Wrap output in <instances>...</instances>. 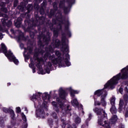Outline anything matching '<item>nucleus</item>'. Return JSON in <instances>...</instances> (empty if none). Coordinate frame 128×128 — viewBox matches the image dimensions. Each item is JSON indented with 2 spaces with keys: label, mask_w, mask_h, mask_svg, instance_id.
<instances>
[{
  "label": "nucleus",
  "mask_w": 128,
  "mask_h": 128,
  "mask_svg": "<svg viewBox=\"0 0 128 128\" xmlns=\"http://www.w3.org/2000/svg\"><path fill=\"white\" fill-rule=\"evenodd\" d=\"M60 45V42L58 39H53L52 42L49 48H46L45 49L46 53L44 54L43 58H39L38 56L40 54H44V49L38 50V52H36L34 54V60H36L37 63L36 66L39 70L40 73V74H45L46 72L42 70V64L40 62H44L48 60V58L49 60H51L53 64H58L59 68H62L64 66H70V62H68L70 59V55L68 54H66L65 55V57L60 56V51L56 50L55 52L56 55L58 56V58H56V56L52 54L54 52V48H58Z\"/></svg>",
  "instance_id": "nucleus-1"
},
{
  "label": "nucleus",
  "mask_w": 128,
  "mask_h": 128,
  "mask_svg": "<svg viewBox=\"0 0 128 128\" xmlns=\"http://www.w3.org/2000/svg\"><path fill=\"white\" fill-rule=\"evenodd\" d=\"M128 66L126 68H124L121 70V73H119L116 76H114L111 80L108 82L104 85V89L97 90L94 94L98 96H101L100 104L102 106H106V102L104 99L106 98L108 93L106 88H114V86L116 84H118V80H126L128 78Z\"/></svg>",
  "instance_id": "nucleus-2"
},
{
  "label": "nucleus",
  "mask_w": 128,
  "mask_h": 128,
  "mask_svg": "<svg viewBox=\"0 0 128 128\" xmlns=\"http://www.w3.org/2000/svg\"><path fill=\"white\" fill-rule=\"evenodd\" d=\"M56 18L57 20H59L60 18V24L57 26L56 28H54V24H56V20L53 19L52 20V23H50L48 24V26H50V29L51 30H53L54 32V38H58V32L62 28V24H64L66 26H65V32L67 34L68 36L70 37L72 36V34L70 33V30H68V26L70 24V22L68 21H64L62 20V13L60 12L59 13H58L56 15Z\"/></svg>",
  "instance_id": "nucleus-3"
},
{
  "label": "nucleus",
  "mask_w": 128,
  "mask_h": 128,
  "mask_svg": "<svg viewBox=\"0 0 128 128\" xmlns=\"http://www.w3.org/2000/svg\"><path fill=\"white\" fill-rule=\"evenodd\" d=\"M93 112H96L98 116V124L106 128H110V126L106 122V114L102 108H95L93 109Z\"/></svg>",
  "instance_id": "nucleus-4"
},
{
  "label": "nucleus",
  "mask_w": 128,
  "mask_h": 128,
  "mask_svg": "<svg viewBox=\"0 0 128 128\" xmlns=\"http://www.w3.org/2000/svg\"><path fill=\"white\" fill-rule=\"evenodd\" d=\"M52 36V34L50 33L48 31H44V32H40L39 36H38V38L39 40L38 42V44L40 46V48H42L44 46V44L42 43L45 44H48L50 40V36Z\"/></svg>",
  "instance_id": "nucleus-5"
},
{
  "label": "nucleus",
  "mask_w": 128,
  "mask_h": 128,
  "mask_svg": "<svg viewBox=\"0 0 128 128\" xmlns=\"http://www.w3.org/2000/svg\"><path fill=\"white\" fill-rule=\"evenodd\" d=\"M0 52H4L5 56L10 62H14L15 64H18V60L16 56H14V54H12V51L9 50L8 52V50L6 49V44H4V43H2L1 44Z\"/></svg>",
  "instance_id": "nucleus-6"
},
{
  "label": "nucleus",
  "mask_w": 128,
  "mask_h": 128,
  "mask_svg": "<svg viewBox=\"0 0 128 128\" xmlns=\"http://www.w3.org/2000/svg\"><path fill=\"white\" fill-rule=\"evenodd\" d=\"M124 92L126 94L123 96V98L124 100L125 104L124 102V100L122 99H120L119 102V112H124L125 110L124 108L126 106V104L128 102V87H125L124 88Z\"/></svg>",
  "instance_id": "nucleus-7"
},
{
  "label": "nucleus",
  "mask_w": 128,
  "mask_h": 128,
  "mask_svg": "<svg viewBox=\"0 0 128 128\" xmlns=\"http://www.w3.org/2000/svg\"><path fill=\"white\" fill-rule=\"evenodd\" d=\"M36 20H37L36 21H35L36 23L33 22L32 24L30 23H28L27 28V30L30 32V36L32 38H34V26H38V24H40V20H40V18L36 16Z\"/></svg>",
  "instance_id": "nucleus-8"
},
{
  "label": "nucleus",
  "mask_w": 128,
  "mask_h": 128,
  "mask_svg": "<svg viewBox=\"0 0 128 128\" xmlns=\"http://www.w3.org/2000/svg\"><path fill=\"white\" fill-rule=\"evenodd\" d=\"M46 104V102H44L41 106H40V102H38L39 106H38L40 108L36 110V114L37 118H44V108H48V106Z\"/></svg>",
  "instance_id": "nucleus-9"
},
{
  "label": "nucleus",
  "mask_w": 128,
  "mask_h": 128,
  "mask_svg": "<svg viewBox=\"0 0 128 128\" xmlns=\"http://www.w3.org/2000/svg\"><path fill=\"white\" fill-rule=\"evenodd\" d=\"M62 52H68V40L66 39V36L64 34H62Z\"/></svg>",
  "instance_id": "nucleus-10"
},
{
  "label": "nucleus",
  "mask_w": 128,
  "mask_h": 128,
  "mask_svg": "<svg viewBox=\"0 0 128 128\" xmlns=\"http://www.w3.org/2000/svg\"><path fill=\"white\" fill-rule=\"evenodd\" d=\"M68 2L69 4L68 7H64V1H61L59 4V7L60 8H63L64 14H68L72 6V4H74V0H68Z\"/></svg>",
  "instance_id": "nucleus-11"
},
{
  "label": "nucleus",
  "mask_w": 128,
  "mask_h": 128,
  "mask_svg": "<svg viewBox=\"0 0 128 128\" xmlns=\"http://www.w3.org/2000/svg\"><path fill=\"white\" fill-rule=\"evenodd\" d=\"M70 91V96L72 98V100L71 101V104L73 106H74V108H77V106H78V104L80 103H78V99L76 98H74V94H78V90H74L72 88H69Z\"/></svg>",
  "instance_id": "nucleus-12"
},
{
  "label": "nucleus",
  "mask_w": 128,
  "mask_h": 128,
  "mask_svg": "<svg viewBox=\"0 0 128 128\" xmlns=\"http://www.w3.org/2000/svg\"><path fill=\"white\" fill-rule=\"evenodd\" d=\"M10 32L13 34H20L18 37V42L20 40H26V38L24 36V34L20 31V30H14V29H11Z\"/></svg>",
  "instance_id": "nucleus-13"
},
{
  "label": "nucleus",
  "mask_w": 128,
  "mask_h": 128,
  "mask_svg": "<svg viewBox=\"0 0 128 128\" xmlns=\"http://www.w3.org/2000/svg\"><path fill=\"white\" fill-rule=\"evenodd\" d=\"M24 56L25 62H26V60H28L30 58V56H28V55H26L24 54H26V52H28V54H32V46H28L27 49L24 48Z\"/></svg>",
  "instance_id": "nucleus-14"
},
{
  "label": "nucleus",
  "mask_w": 128,
  "mask_h": 128,
  "mask_svg": "<svg viewBox=\"0 0 128 128\" xmlns=\"http://www.w3.org/2000/svg\"><path fill=\"white\" fill-rule=\"evenodd\" d=\"M40 96H42V93L40 92H36V94H33V96L31 97V100H32V102H38L40 100Z\"/></svg>",
  "instance_id": "nucleus-15"
},
{
  "label": "nucleus",
  "mask_w": 128,
  "mask_h": 128,
  "mask_svg": "<svg viewBox=\"0 0 128 128\" xmlns=\"http://www.w3.org/2000/svg\"><path fill=\"white\" fill-rule=\"evenodd\" d=\"M3 16H6V18L4 19H2V24H4V26H6L8 28H10V26H12V21L9 20L6 23V20H8V16L4 14L3 15Z\"/></svg>",
  "instance_id": "nucleus-16"
},
{
  "label": "nucleus",
  "mask_w": 128,
  "mask_h": 128,
  "mask_svg": "<svg viewBox=\"0 0 128 128\" xmlns=\"http://www.w3.org/2000/svg\"><path fill=\"white\" fill-rule=\"evenodd\" d=\"M54 10H52L50 12V14H49V18H52V16H54L56 12L58 10V3L56 2H54L53 3Z\"/></svg>",
  "instance_id": "nucleus-17"
},
{
  "label": "nucleus",
  "mask_w": 128,
  "mask_h": 128,
  "mask_svg": "<svg viewBox=\"0 0 128 128\" xmlns=\"http://www.w3.org/2000/svg\"><path fill=\"white\" fill-rule=\"evenodd\" d=\"M52 62H48L46 65L44 66V70H46V74H50V70H52Z\"/></svg>",
  "instance_id": "nucleus-18"
},
{
  "label": "nucleus",
  "mask_w": 128,
  "mask_h": 128,
  "mask_svg": "<svg viewBox=\"0 0 128 128\" xmlns=\"http://www.w3.org/2000/svg\"><path fill=\"white\" fill-rule=\"evenodd\" d=\"M66 94L64 90H62V88H60L59 89V96L62 100H64L66 98Z\"/></svg>",
  "instance_id": "nucleus-19"
},
{
  "label": "nucleus",
  "mask_w": 128,
  "mask_h": 128,
  "mask_svg": "<svg viewBox=\"0 0 128 128\" xmlns=\"http://www.w3.org/2000/svg\"><path fill=\"white\" fill-rule=\"evenodd\" d=\"M116 120H118V116L116 114H114L110 120L109 123L112 124H116Z\"/></svg>",
  "instance_id": "nucleus-20"
},
{
  "label": "nucleus",
  "mask_w": 128,
  "mask_h": 128,
  "mask_svg": "<svg viewBox=\"0 0 128 128\" xmlns=\"http://www.w3.org/2000/svg\"><path fill=\"white\" fill-rule=\"evenodd\" d=\"M22 18L19 17L18 18L16 22H15V26L16 28H20V24H22Z\"/></svg>",
  "instance_id": "nucleus-21"
},
{
  "label": "nucleus",
  "mask_w": 128,
  "mask_h": 128,
  "mask_svg": "<svg viewBox=\"0 0 128 128\" xmlns=\"http://www.w3.org/2000/svg\"><path fill=\"white\" fill-rule=\"evenodd\" d=\"M52 105L54 106V108L56 112H60V110L58 109V104L56 103V102L53 101L52 102Z\"/></svg>",
  "instance_id": "nucleus-22"
},
{
  "label": "nucleus",
  "mask_w": 128,
  "mask_h": 128,
  "mask_svg": "<svg viewBox=\"0 0 128 128\" xmlns=\"http://www.w3.org/2000/svg\"><path fill=\"white\" fill-rule=\"evenodd\" d=\"M110 112L112 114H116L118 110H116V108L114 105H112L110 108Z\"/></svg>",
  "instance_id": "nucleus-23"
},
{
  "label": "nucleus",
  "mask_w": 128,
  "mask_h": 128,
  "mask_svg": "<svg viewBox=\"0 0 128 128\" xmlns=\"http://www.w3.org/2000/svg\"><path fill=\"white\" fill-rule=\"evenodd\" d=\"M30 62L31 64H29V66L30 68H32V72L33 74H34V72H36V68L34 67V61L32 58H30Z\"/></svg>",
  "instance_id": "nucleus-24"
},
{
  "label": "nucleus",
  "mask_w": 128,
  "mask_h": 128,
  "mask_svg": "<svg viewBox=\"0 0 128 128\" xmlns=\"http://www.w3.org/2000/svg\"><path fill=\"white\" fill-rule=\"evenodd\" d=\"M75 119H74V122L76 124H80L82 122V119L78 116H74Z\"/></svg>",
  "instance_id": "nucleus-25"
},
{
  "label": "nucleus",
  "mask_w": 128,
  "mask_h": 128,
  "mask_svg": "<svg viewBox=\"0 0 128 128\" xmlns=\"http://www.w3.org/2000/svg\"><path fill=\"white\" fill-rule=\"evenodd\" d=\"M110 102L112 106H114L116 104V97L114 96H112L110 98Z\"/></svg>",
  "instance_id": "nucleus-26"
},
{
  "label": "nucleus",
  "mask_w": 128,
  "mask_h": 128,
  "mask_svg": "<svg viewBox=\"0 0 128 128\" xmlns=\"http://www.w3.org/2000/svg\"><path fill=\"white\" fill-rule=\"evenodd\" d=\"M56 102H58V104L60 106L61 108H64V103L60 102V98H56Z\"/></svg>",
  "instance_id": "nucleus-27"
},
{
  "label": "nucleus",
  "mask_w": 128,
  "mask_h": 128,
  "mask_svg": "<svg viewBox=\"0 0 128 128\" xmlns=\"http://www.w3.org/2000/svg\"><path fill=\"white\" fill-rule=\"evenodd\" d=\"M27 10L28 12H30V10H34V6H32V4H28L27 6Z\"/></svg>",
  "instance_id": "nucleus-28"
},
{
  "label": "nucleus",
  "mask_w": 128,
  "mask_h": 128,
  "mask_svg": "<svg viewBox=\"0 0 128 128\" xmlns=\"http://www.w3.org/2000/svg\"><path fill=\"white\" fill-rule=\"evenodd\" d=\"M10 113V114L11 116V118L12 120H14V110H9Z\"/></svg>",
  "instance_id": "nucleus-29"
},
{
  "label": "nucleus",
  "mask_w": 128,
  "mask_h": 128,
  "mask_svg": "<svg viewBox=\"0 0 128 128\" xmlns=\"http://www.w3.org/2000/svg\"><path fill=\"white\" fill-rule=\"evenodd\" d=\"M43 98H44V100H46L48 96V100H50V95L48 94V93H44L42 94Z\"/></svg>",
  "instance_id": "nucleus-30"
},
{
  "label": "nucleus",
  "mask_w": 128,
  "mask_h": 128,
  "mask_svg": "<svg viewBox=\"0 0 128 128\" xmlns=\"http://www.w3.org/2000/svg\"><path fill=\"white\" fill-rule=\"evenodd\" d=\"M12 109H8V108H3L2 110L4 112H6V114H8V112H10V110Z\"/></svg>",
  "instance_id": "nucleus-31"
},
{
  "label": "nucleus",
  "mask_w": 128,
  "mask_h": 128,
  "mask_svg": "<svg viewBox=\"0 0 128 128\" xmlns=\"http://www.w3.org/2000/svg\"><path fill=\"white\" fill-rule=\"evenodd\" d=\"M94 106H100V102L96 100H94Z\"/></svg>",
  "instance_id": "nucleus-32"
},
{
  "label": "nucleus",
  "mask_w": 128,
  "mask_h": 128,
  "mask_svg": "<svg viewBox=\"0 0 128 128\" xmlns=\"http://www.w3.org/2000/svg\"><path fill=\"white\" fill-rule=\"evenodd\" d=\"M40 14H44V8L42 7L40 10Z\"/></svg>",
  "instance_id": "nucleus-33"
},
{
  "label": "nucleus",
  "mask_w": 128,
  "mask_h": 128,
  "mask_svg": "<svg viewBox=\"0 0 128 128\" xmlns=\"http://www.w3.org/2000/svg\"><path fill=\"white\" fill-rule=\"evenodd\" d=\"M66 108L67 109L66 110V114H68L70 112V106H68Z\"/></svg>",
  "instance_id": "nucleus-34"
},
{
  "label": "nucleus",
  "mask_w": 128,
  "mask_h": 128,
  "mask_svg": "<svg viewBox=\"0 0 128 128\" xmlns=\"http://www.w3.org/2000/svg\"><path fill=\"white\" fill-rule=\"evenodd\" d=\"M52 116L55 118V120H56L58 118V116H56V112H53L52 114Z\"/></svg>",
  "instance_id": "nucleus-35"
},
{
  "label": "nucleus",
  "mask_w": 128,
  "mask_h": 128,
  "mask_svg": "<svg viewBox=\"0 0 128 128\" xmlns=\"http://www.w3.org/2000/svg\"><path fill=\"white\" fill-rule=\"evenodd\" d=\"M18 0H14V8H16V6H18Z\"/></svg>",
  "instance_id": "nucleus-36"
},
{
  "label": "nucleus",
  "mask_w": 128,
  "mask_h": 128,
  "mask_svg": "<svg viewBox=\"0 0 128 128\" xmlns=\"http://www.w3.org/2000/svg\"><path fill=\"white\" fill-rule=\"evenodd\" d=\"M1 10L2 12H8V10H6V8L4 7L1 8Z\"/></svg>",
  "instance_id": "nucleus-37"
},
{
  "label": "nucleus",
  "mask_w": 128,
  "mask_h": 128,
  "mask_svg": "<svg viewBox=\"0 0 128 128\" xmlns=\"http://www.w3.org/2000/svg\"><path fill=\"white\" fill-rule=\"evenodd\" d=\"M125 118H128V106L126 108Z\"/></svg>",
  "instance_id": "nucleus-38"
},
{
  "label": "nucleus",
  "mask_w": 128,
  "mask_h": 128,
  "mask_svg": "<svg viewBox=\"0 0 128 128\" xmlns=\"http://www.w3.org/2000/svg\"><path fill=\"white\" fill-rule=\"evenodd\" d=\"M22 118L24 122H26V115L23 114L22 116Z\"/></svg>",
  "instance_id": "nucleus-39"
},
{
  "label": "nucleus",
  "mask_w": 128,
  "mask_h": 128,
  "mask_svg": "<svg viewBox=\"0 0 128 128\" xmlns=\"http://www.w3.org/2000/svg\"><path fill=\"white\" fill-rule=\"evenodd\" d=\"M16 112L19 114V112H20V108L18 107L16 108Z\"/></svg>",
  "instance_id": "nucleus-40"
},
{
  "label": "nucleus",
  "mask_w": 128,
  "mask_h": 128,
  "mask_svg": "<svg viewBox=\"0 0 128 128\" xmlns=\"http://www.w3.org/2000/svg\"><path fill=\"white\" fill-rule=\"evenodd\" d=\"M0 124H4V119L2 118H0Z\"/></svg>",
  "instance_id": "nucleus-41"
},
{
  "label": "nucleus",
  "mask_w": 128,
  "mask_h": 128,
  "mask_svg": "<svg viewBox=\"0 0 128 128\" xmlns=\"http://www.w3.org/2000/svg\"><path fill=\"white\" fill-rule=\"evenodd\" d=\"M0 6H6V2H1V3L0 4Z\"/></svg>",
  "instance_id": "nucleus-42"
},
{
  "label": "nucleus",
  "mask_w": 128,
  "mask_h": 128,
  "mask_svg": "<svg viewBox=\"0 0 128 128\" xmlns=\"http://www.w3.org/2000/svg\"><path fill=\"white\" fill-rule=\"evenodd\" d=\"M123 90H124V89H122V88H120L119 89V92H120V94H122Z\"/></svg>",
  "instance_id": "nucleus-43"
},
{
  "label": "nucleus",
  "mask_w": 128,
  "mask_h": 128,
  "mask_svg": "<svg viewBox=\"0 0 128 128\" xmlns=\"http://www.w3.org/2000/svg\"><path fill=\"white\" fill-rule=\"evenodd\" d=\"M92 114H89L88 120H90L92 118Z\"/></svg>",
  "instance_id": "nucleus-44"
},
{
  "label": "nucleus",
  "mask_w": 128,
  "mask_h": 128,
  "mask_svg": "<svg viewBox=\"0 0 128 128\" xmlns=\"http://www.w3.org/2000/svg\"><path fill=\"white\" fill-rule=\"evenodd\" d=\"M34 8L35 10H38V8H40V6H34Z\"/></svg>",
  "instance_id": "nucleus-45"
},
{
  "label": "nucleus",
  "mask_w": 128,
  "mask_h": 128,
  "mask_svg": "<svg viewBox=\"0 0 128 128\" xmlns=\"http://www.w3.org/2000/svg\"><path fill=\"white\" fill-rule=\"evenodd\" d=\"M20 48L22 49V48H24V44H20Z\"/></svg>",
  "instance_id": "nucleus-46"
},
{
  "label": "nucleus",
  "mask_w": 128,
  "mask_h": 128,
  "mask_svg": "<svg viewBox=\"0 0 128 128\" xmlns=\"http://www.w3.org/2000/svg\"><path fill=\"white\" fill-rule=\"evenodd\" d=\"M120 128H124V126L122 124H120Z\"/></svg>",
  "instance_id": "nucleus-47"
},
{
  "label": "nucleus",
  "mask_w": 128,
  "mask_h": 128,
  "mask_svg": "<svg viewBox=\"0 0 128 128\" xmlns=\"http://www.w3.org/2000/svg\"><path fill=\"white\" fill-rule=\"evenodd\" d=\"M4 38V36L2 34H0V40H2Z\"/></svg>",
  "instance_id": "nucleus-48"
},
{
  "label": "nucleus",
  "mask_w": 128,
  "mask_h": 128,
  "mask_svg": "<svg viewBox=\"0 0 128 128\" xmlns=\"http://www.w3.org/2000/svg\"><path fill=\"white\" fill-rule=\"evenodd\" d=\"M48 122L50 124H52V120H48Z\"/></svg>",
  "instance_id": "nucleus-49"
},
{
  "label": "nucleus",
  "mask_w": 128,
  "mask_h": 128,
  "mask_svg": "<svg viewBox=\"0 0 128 128\" xmlns=\"http://www.w3.org/2000/svg\"><path fill=\"white\" fill-rule=\"evenodd\" d=\"M28 128V124H26L25 126L23 128Z\"/></svg>",
  "instance_id": "nucleus-50"
},
{
  "label": "nucleus",
  "mask_w": 128,
  "mask_h": 128,
  "mask_svg": "<svg viewBox=\"0 0 128 128\" xmlns=\"http://www.w3.org/2000/svg\"><path fill=\"white\" fill-rule=\"evenodd\" d=\"M24 110H26V114H28V109L26 108H24Z\"/></svg>",
  "instance_id": "nucleus-51"
},
{
  "label": "nucleus",
  "mask_w": 128,
  "mask_h": 128,
  "mask_svg": "<svg viewBox=\"0 0 128 128\" xmlns=\"http://www.w3.org/2000/svg\"><path fill=\"white\" fill-rule=\"evenodd\" d=\"M8 3L10 2H11L12 0H6Z\"/></svg>",
  "instance_id": "nucleus-52"
},
{
  "label": "nucleus",
  "mask_w": 128,
  "mask_h": 128,
  "mask_svg": "<svg viewBox=\"0 0 128 128\" xmlns=\"http://www.w3.org/2000/svg\"><path fill=\"white\" fill-rule=\"evenodd\" d=\"M18 8H19V9L20 10H22V8H21L20 6H19L18 7Z\"/></svg>",
  "instance_id": "nucleus-53"
},
{
  "label": "nucleus",
  "mask_w": 128,
  "mask_h": 128,
  "mask_svg": "<svg viewBox=\"0 0 128 128\" xmlns=\"http://www.w3.org/2000/svg\"><path fill=\"white\" fill-rule=\"evenodd\" d=\"M6 34H8V31L7 30H6Z\"/></svg>",
  "instance_id": "nucleus-54"
},
{
  "label": "nucleus",
  "mask_w": 128,
  "mask_h": 128,
  "mask_svg": "<svg viewBox=\"0 0 128 128\" xmlns=\"http://www.w3.org/2000/svg\"><path fill=\"white\" fill-rule=\"evenodd\" d=\"M61 120H62V121H63V122H64V120L62 119V118H61Z\"/></svg>",
  "instance_id": "nucleus-55"
},
{
  "label": "nucleus",
  "mask_w": 128,
  "mask_h": 128,
  "mask_svg": "<svg viewBox=\"0 0 128 128\" xmlns=\"http://www.w3.org/2000/svg\"><path fill=\"white\" fill-rule=\"evenodd\" d=\"M80 108L82 110V105H80Z\"/></svg>",
  "instance_id": "nucleus-56"
},
{
  "label": "nucleus",
  "mask_w": 128,
  "mask_h": 128,
  "mask_svg": "<svg viewBox=\"0 0 128 128\" xmlns=\"http://www.w3.org/2000/svg\"><path fill=\"white\" fill-rule=\"evenodd\" d=\"M8 84V86H10V83L9 82Z\"/></svg>",
  "instance_id": "nucleus-57"
},
{
  "label": "nucleus",
  "mask_w": 128,
  "mask_h": 128,
  "mask_svg": "<svg viewBox=\"0 0 128 128\" xmlns=\"http://www.w3.org/2000/svg\"><path fill=\"white\" fill-rule=\"evenodd\" d=\"M81 128H84V126H82Z\"/></svg>",
  "instance_id": "nucleus-58"
},
{
  "label": "nucleus",
  "mask_w": 128,
  "mask_h": 128,
  "mask_svg": "<svg viewBox=\"0 0 128 128\" xmlns=\"http://www.w3.org/2000/svg\"><path fill=\"white\" fill-rule=\"evenodd\" d=\"M30 43V41H28V44Z\"/></svg>",
  "instance_id": "nucleus-59"
},
{
  "label": "nucleus",
  "mask_w": 128,
  "mask_h": 128,
  "mask_svg": "<svg viewBox=\"0 0 128 128\" xmlns=\"http://www.w3.org/2000/svg\"><path fill=\"white\" fill-rule=\"evenodd\" d=\"M49 2H52V0H49Z\"/></svg>",
  "instance_id": "nucleus-60"
},
{
  "label": "nucleus",
  "mask_w": 128,
  "mask_h": 128,
  "mask_svg": "<svg viewBox=\"0 0 128 128\" xmlns=\"http://www.w3.org/2000/svg\"><path fill=\"white\" fill-rule=\"evenodd\" d=\"M62 112H64V109H62Z\"/></svg>",
  "instance_id": "nucleus-61"
},
{
  "label": "nucleus",
  "mask_w": 128,
  "mask_h": 128,
  "mask_svg": "<svg viewBox=\"0 0 128 128\" xmlns=\"http://www.w3.org/2000/svg\"><path fill=\"white\" fill-rule=\"evenodd\" d=\"M10 38H12V36H10Z\"/></svg>",
  "instance_id": "nucleus-62"
},
{
  "label": "nucleus",
  "mask_w": 128,
  "mask_h": 128,
  "mask_svg": "<svg viewBox=\"0 0 128 128\" xmlns=\"http://www.w3.org/2000/svg\"><path fill=\"white\" fill-rule=\"evenodd\" d=\"M63 116H64V114Z\"/></svg>",
  "instance_id": "nucleus-63"
}]
</instances>
